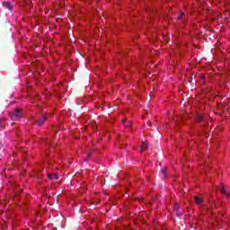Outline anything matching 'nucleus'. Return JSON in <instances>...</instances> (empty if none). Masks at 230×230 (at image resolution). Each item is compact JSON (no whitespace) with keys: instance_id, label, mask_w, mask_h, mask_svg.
Returning a JSON list of instances; mask_svg holds the SVG:
<instances>
[{"instance_id":"obj_1","label":"nucleus","mask_w":230,"mask_h":230,"mask_svg":"<svg viewBox=\"0 0 230 230\" xmlns=\"http://www.w3.org/2000/svg\"><path fill=\"white\" fill-rule=\"evenodd\" d=\"M33 121L38 125V127H42L45 121H48V119L44 115H39L33 119Z\"/></svg>"},{"instance_id":"obj_2","label":"nucleus","mask_w":230,"mask_h":230,"mask_svg":"<svg viewBox=\"0 0 230 230\" xmlns=\"http://www.w3.org/2000/svg\"><path fill=\"white\" fill-rule=\"evenodd\" d=\"M22 118V112L20 109L16 108L11 116L13 121H19Z\"/></svg>"},{"instance_id":"obj_3","label":"nucleus","mask_w":230,"mask_h":230,"mask_svg":"<svg viewBox=\"0 0 230 230\" xmlns=\"http://www.w3.org/2000/svg\"><path fill=\"white\" fill-rule=\"evenodd\" d=\"M160 175L162 179H166V177H168V169H166V167L162 168Z\"/></svg>"},{"instance_id":"obj_4","label":"nucleus","mask_w":230,"mask_h":230,"mask_svg":"<svg viewBox=\"0 0 230 230\" xmlns=\"http://www.w3.org/2000/svg\"><path fill=\"white\" fill-rule=\"evenodd\" d=\"M4 8H6L7 10H13V5L10 2H3Z\"/></svg>"},{"instance_id":"obj_5","label":"nucleus","mask_w":230,"mask_h":230,"mask_svg":"<svg viewBox=\"0 0 230 230\" xmlns=\"http://www.w3.org/2000/svg\"><path fill=\"white\" fill-rule=\"evenodd\" d=\"M122 125L126 127V128H130L132 127V122L127 119L122 120Z\"/></svg>"},{"instance_id":"obj_6","label":"nucleus","mask_w":230,"mask_h":230,"mask_svg":"<svg viewBox=\"0 0 230 230\" xmlns=\"http://www.w3.org/2000/svg\"><path fill=\"white\" fill-rule=\"evenodd\" d=\"M48 179H49L50 181H58V176L57 174H51V173H48L47 174Z\"/></svg>"},{"instance_id":"obj_7","label":"nucleus","mask_w":230,"mask_h":230,"mask_svg":"<svg viewBox=\"0 0 230 230\" xmlns=\"http://www.w3.org/2000/svg\"><path fill=\"white\" fill-rule=\"evenodd\" d=\"M221 193L226 197V199H229V193L227 190H226V188L222 187L220 190Z\"/></svg>"},{"instance_id":"obj_8","label":"nucleus","mask_w":230,"mask_h":230,"mask_svg":"<svg viewBox=\"0 0 230 230\" xmlns=\"http://www.w3.org/2000/svg\"><path fill=\"white\" fill-rule=\"evenodd\" d=\"M146 148H148V142H143V144L141 146L142 152H145V150H146Z\"/></svg>"},{"instance_id":"obj_9","label":"nucleus","mask_w":230,"mask_h":230,"mask_svg":"<svg viewBox=\"0 0 230 230\" xmlns=\"http://www.w3.org/2000/svg\"><path fill=\"white\" fill-rule=\"evenodd\" d=\"M195 202H196V204H198V206H200V204H202V202H203V199H202V198L195 197Z\"/></svg>"},{"instance_id":"obj_10","label":"nucleus","mask_w":230,"mask_h":230,"mask_svg":"<svg viewBox=\"0 0 230 230\" xmlns=\"http://www.w3.org/2000/svg\"><path fill=\"white\" fill-rule=\"evenodd\" d=\"M197 121H199V123H202L204 117L202 115H197L196 117Z\"/></svg>"},{"instance_id":"obj_11","label":"nucleus","mask_w":230,"mask_h":230,"mask_svg":"<svg viewBox=\"0 0 230 230\" xmlns=\"http://www.w3.org/2000/svg\"><path fill=\"white\" fill-rule=\"evenodd\" d=\"M6 125L4 119H0V128H4V126Z\"/></svg>"},{"instance_id":"obj_12","label":"nucleus","mask_w":230,"mask_h":230,"mask_svg":"<svg viewBox=\"0 0 230 230\" xmlns=\"http://www.w3.org/2000/svg\"><path fill=\"white\" fill-rule=\"evenodd\" d=\"M182 17H184V13H180L179 16L177 17L178 21H182Z\"/></svg>"},{"instance_id":"obj_13","label":"nucleus","mask_w":230,"mask_h":230,"mask_svg":"<svg viewBox=\"0 0 230 230\" xmlns=\"http://www.w3.org/2000/svg\"><path fill=\"white\" fill-rule=\"evenodd\" d=\"M173 211H179V204L175 203L173 206Z\"/></svg>"},{"instance_id":"obj_14","label":"nucleus","mask_w":230,"mask_h":230,"mask_svg":"<svg viewBox=\"0 0 230 230\" xmlns=\"http://www.w3.org/2000/svg\"><path fill=\"white\" fill-rule=\"evenodd\" d=\"M177 217H182V212H177Z\"/></svg>"},{"instance_id":"obj_15","label":"nucleus","mask_w":230,"mask_h":230,"mask_svg":"<svg viewBox=\"0 0 230 230\" xmlns=\"http://www.w3.org/2000/svg\"><path fill=\"white\" fill-rule=\"evenodd\" d=\"M89 157H91V154L88 155L87 159H89Z\"/></svg>"}]
</instances>
